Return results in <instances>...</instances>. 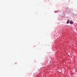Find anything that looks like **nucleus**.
I'll return each mask as SVG.
<instances>
[{"mask_svg": "<svg viewBox=\"0 0 77 77\" xmlns=\"http://www.w3.org/2000/svg\"><path fill=\"white\" fill-rule=\"evenodd\" d=\"M69 23L71 24H73V22H72V20H71L69 22Z\"/></svg>", "mask_w": 77, "mask_h": 77, "instance_id": "f257e3e1", "label": "nucleus"}, {"mask_svg": "<svg viewBox=\"0 0 77 77\" xmlns=\"http://www.w3.org/2000/svg\"><path fill=\"white\" fill-rule=\"evenodd\" d=\"M69 20H67V21L66 22L67 24H68L69 23Z\"/></svg>", "mask_w": 77, "mask_h": 77, "instance_id": "f03ea898", "label": "nucleus"}]
</instances>
